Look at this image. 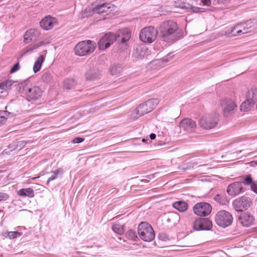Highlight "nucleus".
<instances>
[{"instance_id":"obj_50","label":"nucleus","mask_w":257,"mask_h":257,"mask_svg":"<svg viewBox=\"0 0 257 257\" xmlns=\"http://www.w3.org/2000/svg\"><path fill=\"white\" fill-rule=\"evenodd\" d=\"M84 140V139L82 138H75L73 139V143L74 144L80 143L83 142Z\"/></svg>"},{"instance_id":"obj_32","label":"nucleus","mask_w":257,"mask_h":257,"mask_svg":"<svg viewBox=\"0 0 257 257\" xmlns=\"http://www.w3.org/2000/svg\"><path fill=\"white\" fill-rule=\"evenodd\" d=\"M123 69L122 65L116 64L111 65L109 68V72L111 75H116L120 73Z\"/></svg>"},{"instance_id":"obj_48","label":"nucleus","mask_w":257,"mask_h":257,"mask_svg":"<svg viewBox=\"0 0 257 257\" xmlns=\"http://www.w3.org/2000/svg\"><path fill=\"white\" fill-rule=\"evenodd\" d=\"M197 164V163H195V162H192V163H191V162H189L187 164V167H183L182 168V169L183 170H187V169H190L191 168H192L194 165H196Z\"/></svg>"},{"instance_id":"obj_52","label":"nucleus","mask_w":257,"mask_h":257,"mask_svg":"<svg viewBox=\"0 0 257 257\" xmlns=\"http://www.w3.org/2000/svg\"><path fill=\"white\" fill-rule=\"evenodd\" d=\"M150 138L151 140H154L156 138V135L155 134H151L150 135Z\"/></svg>"},{"instance_id":"obj_4","label":"nucleus","mask_w":257,"mask_h":257,"mask_svg":"<svg viewBox=\"0 0 257 257\" xmlns=\"http://www.w3.org/2000/svg\"><path fill=\"white\" fill-rule=\"evenodd\" d=\"M219 120V114L213 113L201 117L199 120V125L203 129L210 130L217 125Z\"/></svg>"},{"instance_id":"obj_21","label":"nucleus","mask_w":257,"mask_h":257,"mask_svg":"<svg viewBox=\"0 0 257 257\" xmlns=\"http://www.w3.org/2000/svg\"><path fill=\"white\" fill-rule=\"evenodd\" d=\"M39 35L37 29H31L26 31L24 35V42L28 44L35 39Z\"/></svg>"},{"instance_id":"obj_54","label":"nucleus","mask_w":257,"mask_h":257,"mask_svg":"<svg viewBox=\"0 0 257 257\" xmlns=\"http://www.w3.org/2000/svg\"><path fill=\"white\" fill-rule=\"evenodd\" d=\"M251 153H251V152H250V153H248L247 155H245V156H249V155H250Z\"/></svg>"},{"instance_id":"obj_18","label":"nucleus","mask_w":257,"mask_h":257,"mask_svg":"<svg viewBox=\"0 0 257 257\" xmlns=\"http://www.w3.org/2000/svg\"><path fill=\"white\" fill-rule=\"evenodd\" d=\"M42 92V91L39 87L34 86L29 88L26 92V94L29 98L36 100L41 98Z\"/></svg>"},{"instance_id":"obj_5","label":"nucleus","mask_w":257,"mask_h":257,"mask_svg":"<svg viewBox=\"0 0 257 257\" xmlns=\"http://www.w3.org/2000/svg\"><path fill=\"white\" fill-rule=\"evenodd\" d=\"M158 99L154 98L147 100L145 103L140 105L136 109L135 113L136 115L134 116V118L143 115L152 111L159 103Z\"/></svg>"},{"instance_id":"obj_29","label":"nucleus","mask_w":257,"mask_h":257,"mask_svg":"<svg viewBox=\"0 0 257 257\" xmlns=\"http://www.w3.org/2000/svg\"><path fill=\"white\" fill-rule=\"evenodd\" d=\"M173 206L178 211L180 212H184L187 210L188 205L186 202L179 201L174 202L173 204Z\"/></svg>"},{"instance_id":"obj_2","label":"nucleus","mask_w":257,"mask_h":257,"mask_svg":"<svg viewBox=\"0 0 257 257\" xmlns=\"http://www.w3.org/2000/svg\"><path fill=\"white\" fill-rule=\"evenodd\" d=\"M256 28L255 21H248L236 25L233 28L227 29L225 35L228 36H240L248 33H251Z\"/></svg>"},{"instance_id":"obj_44","label":"nucleus","mask_w":257,"mask_h":257,"mask_svg":"<svg viewBox=\"0 0 257 257\" xmlns=\"http://www.w3.org/2000/svg\"><path fill=\"white\" fill-rule=\"evenodd\" d=\"M20 68V65L19 63H16L15 65L13 66L10 71L11 73H14L16 71H18Z\"/></svg>"},{"instance_id":"obj_31","label":"nucleus","mask_w":257,"mask_h":257,"mask_svg":"<svg viewBox=\"0 0 257 257\" xmlns=\"http://www.w3.org/2000/svg\"><path fill=\"white\" fill-rule=\"evenodd\" d=\"M254 104V102H251V100H248L246 98V100L243 101L240 105V110L243 111H247L251 109V106Z\"/></svg>"},{"instance_id":"obj_51","label":"nucleus","mask_w":257,"mask_h":257,"mask_svg":"<svg viewBox=\"0 0 257 257\" xmlns=\"http://www.w3.org/2000/svg\"><path fill=\"white\" fill-rule=\"evenodd\" d=\"M201 1L204 5L209 6L211 3L210 0H201Z\"/></svg>"},{"instance_id":"obj_25","label":"nucleus","mask_w":257,"mask_h":257,"mask_svg":"<svg viewBox=\"0 0 257 257\" xmlns=\"http://www.w3.org/2000/svg\"><path fill=\"white\" fill-rule=\"evenodd\" d=\"M101 72L97 69L93 68L88 70L85 74L86 79L89 80H95L100 78Z\"/></svg>"},{"instance_id":"obj_23","label":"nucleus","mask_w":257,"mask_h":257,"mask_svg":"<svg viewBox=\"0 0 257 257\" xmlns=\"http://www.w3.org/2000/svg\"><path fill=\"white\" fill-rule=\"evenodd\" d=\"M149 55L148 49L145 46H139L133 53V57L139 59H143Z\"/></svg>"},{"instance_id":"obj_46","label":"nucleus","mask_w":257,"mask_h":257,"mask_svg":"<svg viewBox=\"0 0 257 257\" xmlns=\"http://www.w3.org/2000/svg\"><path fill=\"white\" fill-rule=\"evenodd\" d=\"M9 196L7 194L0 192V201H6L9 198Z\"/></svg>"},{"instance_id":"obj_45","label":"nucleus","mask_w":257,"mask_h":257,"mask_svg":"<svg viewBox=\"0 0 257 257\" xmlns=\"http://www.w3.org/2000/svg\"><path fill=\"white\" fill-rule=\"evenodd\" d=\"M253 182H252V180L251 177L250 176H248L245 179L243 183V184L246 185H251Z\"/></svg>"},{"instance_id":"obj_37","label":"nucleus","mask_w":257,"mask_h":257,"mask_svg":"<svg viewBox=\"0 0 257 257\" xmlns=\"http://www.w3.org/2000/svg\"><path fill=\"white\" fill-rule=\"evenodd\" d=\"M10 114L7 111H0V125L6 121Z\"/></svg>"},{"instance_id":"obj_8","label":"nucleus","mask_w":257,"mask_h":257,"mask_svg":"<svg viewBox=\"0 0 257 257\" xmlns=\"http://www.w3.org/2000/svg\"><path fill=\"white\" fill-rule=\"evenodd\" d=\"M232 220L233 217L231 214L224 210L217 212L215 216L216 223L223 228L230 225Z\"/></svg>"},{"instance_id":"obj_39","label":"nucleus","mask_w":257,"mask_h":257,"mask_svg":"<svg viewBox=\"0 0 257 257\" xmlns=\"http://www.w3.org/2000/svg\"><path fill=\"white\" fill-rule=\"evenodd\" d=\"M52 76L51 73L46 72L43 74L42 77V80L46 82H49L52 80Z\"/></svg>"},{"instance_id":"obj_36","label":"nucleus","mask_w":257,"mask_h":257,"mask_svg":"<svg viewBox=\"0 0 257 257\" xmlns=\"http://www.w3.org/2000/svg\"><path fill=\"white\" fill-rule=\"evenodd\" d=\"M168 61V59L165 58H163L162 59H158L155 60L152 62V64L155 65H158L159 67H163L164 66L165 63Z\"/></svg>"},{"instance_id":"obj_12","label":"nucleus","mask_w":257,"mask_h":257,"mask_svg":"<svg viewBox=\"0 0 257 257\" xmlns=\"http://www.w3.org/2000/svg\"><path fill=\"white\" fill-rule=\"evenodd\" d=\"M212 227L210 220L205 218H200L196 219L193 223V228L195 230H209Z\"/></svg>"},{"instance_id":"obj_49","label":"nucleus","mask_w":257,"mask_h":257,"mask_svg":"<svg viewBox=\"0 0 257 257\" xmlns=\"http://www.w3.org/2000/svg\"><path fill=\"white\" fill-rule=\"evenodd\" d=\"M251 189L254 193L257 194V183L253 182L251 185Z\"/></svg>"},{"instance_id":"obj_15","label":"nucleus","mask_w":257,"mask_h":257,"mask_svg":"<svg viewBox=\"0 0 257 257\" xmlns=\"http://www.w3.org/2000/svg\"><path fill=\"white\" fill-rule=\"evenodd\" d=\"M114 41L115 38L113 33H108L102 36L98 41V48L100 50H104L108 48Z\"/></svg>"},{"instance_id":"obj_14","label":"nucleus","mask_w":257,"mask_h":257,"mask_svg":"<svg viewBox=\"0 0 257 257\" xmlns=\"http://www.w3.org/2000/svg\"><path fill=\"white\" fill-rule=\"evenodd\" d=\"M220 105L225 116H228L232 113L237 107L235 102L230 99H224L220 103Z\"/></svg>"},{"instance_id":"obj_6","label":"nucleus","mask_w":257,"mask_h":257,"mask_svg":"<svg viewBox=\"0 0 257 257\" xmlns=\"http://www.w3.org/2000/svg\"><path fill=\"white\" fill-rule=\"evenodd\" d=\"M138 231L140 238L145 241H151L155 237L154 231L147 222H141L138 226Z\"/></svg>"},{"instance_id":"obj_20","label":"nucleus","mask_w":257,"mask_h":257,"mask_svg":"<svg viewBox=\"0 0 257 257\" xmlns=\"http://www.w3.org/2000/svg\"><path fill=\"white\" fill-rule=\"evenodd\" d=\"M175 6L176 8H180L187 12L197 13L199 12V8L194 7L189 4L181 2L180 1L175 2Z\"/></svg>"},{"instance_id":"obj_3","label":"nucleus","mask_w":257,"mask_h":257,"mask_svg":"<svg viewBox=\"0 0 257 257\" xmlns=\"http://www.w3.org/2000/svg\"><path fill=\"white\" fill-rule=\"evenodd\" d=\"M96 48L95 42L85 40L79 42L75 47L76 55L80 56H86L92 53Z\"/></svg>"},{"instance_id":"obj_33","label":"nucleus","mask_w":257,"mask_h":257,"mask_svg":"<svg viewBox=\"0 0 257 257\" xmlns=\"http://www.w3.org/2000/svg\"><path fill=\"white\" fill-rule=\"evenodd\" d=\"M76 84L75 80L73 78H67L63 81V86L65 88L71 89L74 88Z\"/></svg>"},{"instance_id":"obj_57","label":"nucleus","mask_w":257,"mask_h":257,"mask_svg":"<svg viewBox=\"0 0 257 257\" xmlns=\"http://www.w3.org/2000/svg\"><path fill=\"white\" fill-rule=\"evenodd\" d=\"M256 109H257V103H256Z\"/></svg>"},{"instance_id":"obj_1","label":"nucleus","mask_w":257,"mask_h":257,"mask_svg":"<svg viewBox=\"0 0 257 257\" xmlns=\"http://www.w3.org/2000/svg\"><path fill=\"white\" fill-rule=\"evenodd\" d=\"M178 29L177 24L172 21L163 22L158 27L161 37L168 42H173L179 38Z\"/></svg>"},{"instance_id":"obj_56","label":"nucleus","mask_w":257,"mask_h":257,"mask_svg":"<svg viewBox=\"0 0 257 257\" xmlns=\"http://www.w3.org/2000/svg\"><path fill=\"white\" fill-rule=\"evenodd\" d=\"M143 142H145V140L144 139H143L142 140Z\"/></svg>"},{"instance_id":"obj_55","label":"nucleus","mask_w":257,"mask_h":257,"mask_svg":"<svg viewBox=\"0 0 257 257\" xmlns=\"http://www.w3.org/2000/svg\"><path fill=\"white\" fill-rule=\"evenodd\" d=\"M244 150H241V151H239V152H237L236 153H241L242 152H243Z\"/></svg>"},{"instance_id":"obj_35","label":"nucleus","mask_w":257,"mask_h":257,"mask_svg":"<svg viewBox=\"0 0 257 257\" xmlns=\"http://www.w3.org/2000/svg\"><path fill=\"white\" fill-rule=\"evenodd\" d=\"M112 229L115 233L121 234L124 232L123 225L118 223L114 224L112 226Z\"/></svg>"},{"instance_id":"obj_7","label":"nucleus","mask_w":257,"mask_h":257,"mask_svg":"<svg viewBox=\"0 0 257 257\" xmlns=\"http://www.w3.org/2000/svg\"><path fill=\"white\" fill-rule=\"evenodd\" d=\"M158 32L153 26L144 28L140 33V40L146 43H152L155 41L157 37Z\"/></svg>"},{"instance_id":"obj_27","label":"nucleus","mask_w":257,"mask_h":257,"mask_svg":"<svg viewBox=\"0 0 257 257\" xmlns=\"http://www.w3.org/2000/svg\"><path fill=\"white\" fill-rule=\"evenodd\" d=\"M45 56L43 55H40L37 58L34 63L33 68V70L35 73H36L40 71L42 67V64L45 61Z\"/></svg>"},{"instance_id":"obj_40","label":"nucleus","mask_w":257,"mask_h":257,"mask_svg":"<svg viewBox=\"0 0 257 257\" xmlns=\"http://www.w3.org/2000/svg\"><path fill=\"white\" fill-rule=\"evenodd\" d=\"M214 200L221 205H225L226 204V200L225 198L218 194L214 197Z\"/></svg>"},{"instance_id":"obj_34","label":"nucleus","mask_w":257,"mask_h":257,"mask_svg":"<svg viewBox=\"0 0 257 257\" xmlns=\"http://www.w3.org/2000/svg\"><path fill=\"white\" fill-rule=\"evenodd\" d=\"M52 175L51 177H50L47 180V184H48L50 181L55 180L58 177V175H62L63 173V170L61 168H59L57 170H56L51 172Z\"/></svg>"},{"instance_id":"obj_43","label":"nucleus","mask_w":257,"mask_h":257,"mask_svg":"<svg viewBox=\"0 0 257 257\" xmlns=\"http://www.w3.org/2000/svg\"><path fill=\"white\" fill-rule=\"evenodd\" d=\"M27 144V142L25 141H20L17 143V148L19 149H21L23 148Z\"/></svg>"},{"instance_id":"obj_26","label":"nucleus","mask_w":257,"mask_h":257,"mask_svg":"<svg viewBox=\"0 0 257 257\" xmlns=\"http://www.w3.org/2000/svg\"><path fill=\"white\" fill-rule=\"evenodd\" d=\"M246 98L251 102L257 103V87L252 86L250 88L247 92Z\"/></svg>"},{"instance_id":"obj_53","label":"nucleus","mask_w":257,"mask_h":257,"mask_svg":"<svg viewBox=\"0 0 257 257\" xmlns=\"http://www.w3.org/2000/svg\"><path fill=\"white\" fill-rule=\"evenodd\" d=\"M40 177V176H38V177H33V178H31V179L32 180H35L37 178H39Z\"/></svg>"},{"instance_id":"obj_28","label":"nucleus","mask_w":257,"mask_h":257,"mask_svg":"<svg viewBox=\"0 0 257 257\" xmlns=\"http://www.w3.org/2000/svg\"><path fill=\"white\" fill-rule=\"evenodd\" d=\"M17 194L20 196L33 198L34 197V191L30 188L21 189L17 192Z\"/></svg>"},{"instance_id":"obj_24","label":"nucleus","mask_w":257,"mask_h":257,"mask_svg":"<svg viewBox=\"0 0 257 257\" xmlns=\"http://www.w3.org/2000/svg\"><path fill=\"white\" fill-rule=\"evenodd\" d=\"M114 8L113 5L109 4H103L93 7L92 10L94 13L102 14L107 12L109 9L112 10Z\"/></svg>"},{"instance_id":"obj_9","label":"nucleus","mask_w":257,"mask_h":257,"mask_svg":"<svg viewBox=\"0 0 257 257\" xmlns=\"http://www.w3.org/2000/svg\"><path fill=\"white\" fill-rule=\"evenodd\" d=\"M251 204V199L245 196L238 197L232 202L233 208L237 212H242L247 210Z\"/></svg>"},{"instance_id":"obj_19","label":"nucleus","mask_w":257,"mask_h":257,"mask_svg":"<svg viewBox=\"0 0 257 257\" xmlns=\"http://www.w3.org/2000/svg\"><path fill=\"white\" fill-rule=\"evenodd\" d=\"M180 126L188 132H193L196 125L194 120L190 118H185L180 122Z\"/></svg>"},{"instance_id":"obj_22","label":"nucleus","mask_w":257,"mask_h":257,"mask_svg":"<svg viewBox=\"0 0 257 257\" xmlns=\"http://www.w3.org/2000/svg\"><path fill=\"white\" fill-rule=\"evenodd\" d=\"M44 45H46V43L44 41H41L36 44H34L32 45L29 46L21 52V53L20 54L19 58H22L24 56H25L27 53H30L35 51L39 47Z\"/></svg>"},{"instance_id":"obj_11","label":"nucleus","mask_w":257,"mask_h":257,"mask_svg":"<svg viewBox=\"0 0 257 257\" xmlns=\"http://www.w3.org/2000/svg\"><path fill=\"white\" fill-rule=\"evenodd\" d=\"M115 41L124 44L128 42L132 35L131 31L127 28L118 30L116 33L113 34Z\"/></svg>"},{"instance_id":"obj_17","label":"nucleus","mask_w":257,"mask_h":257,"mask_svg":"<svg viewBox=\"0 0 257 257\" xmlns=\"http://www.w3.org/2000/svg\"><path fill=\"white\" fill-rule=\"evenodd\" d=\"M56 23L57 20L55 18L48 16L41 21L40 26L43 29L48 30L52 29Z\"/></svg>"},{"instance_id":"obj_47","label":"nucleus","mask_w":257,"mask_h":257,"mask_svg":"<svg viewBox=\"0 0 257 257\" xmlns=\"http://www.w3.org/2000/svg\"><path fill=\"white\" fill-rule=\"evenodd\" d=\"M229 0H214V3L218 5H225L229 3Z\"/></svg>"},{"instance_id":"obj_16","label":"nucleus","mask_w":257,"mask_h":257,"mask_svg":"<svg viewBox=\"0 0 257 257\" xmlns=\"http://www.w3.org/2000/svg\"><path fill=\"white\" fill-rule=\"evenodd\" d=\"M244 191L243 183L235 182L228 185L227 188V194L231 196H235Z\"/></svg>"},{"instance_id":"obj_30","label":"nucleus","mask_w":257,"mask_h":257,"mask_svg":"<svg viewBox=\"0 0 257 257\" xmlns=\"http://www.w3.org/2000/svg\"><path fill=\"white\" fill-rule=\"evenodd\" d=\"M14 81L11 80H7L0 83V92L3 93L4 91L10 89L13 84Z\"/></svg>"},{"instance_id":"obj_38","label":"nucleus","mask_w":257,"mask_h":257,"mask_svg":"<svg viewBox=\"0 0 257 257\" xmlns=\"http://www.w3.org/2000/svg\"><path fill=\"white\" fill-rule=\"evenodd\" d=\"M7 236L10 239H14L22 235V233L18 231H9L7 232Z\"/></svg>"},{"instance_id":"obj_42","label":"nucleus","mask_w":257,"mask_h":257,"mask_svg":"<svg viewBox=\"0 0 257 257\" xmlns=\"http://www.w3.org/2000/svg\"><path fill=\"white\" fill-rule=\"evenodd\" d=\"M179 219V216L177 214L172 213L170 215L169 217L167 219L168 222H171L172 220L178 221Z\"/></svg>"},{"instance_id":"obj_41","label":"nucleus","mask_w":257,"mask_h":257,"mask_svg":"<svg viewBox=\"0 0 257 257\" xmlns=\"http://www.w3.org/2000/svg\"><path fill=\"white\" fill-rule=\"evenodd\" d=\"M126 235L128 238L132 240H135L137 238L135 231L132 230L128 231L126 233Z\"/></svg>"},{"instance_id":"obj_10","label":"nucleus","mask_w":257,"mask_h":257,"mask_svg":"<svg viewBox=\"0 0 257 257\" xmlns=\"http://www.w3.org/2000/svg\"><path fill=\"white\" fill-rule=\"evenodd\" d=\"M211 205L206 202H200L196 204L193 207V211L195 214L199 216H206L211 211Z\"/></svg>"},{"instance_id":"obj_13","label":"nucleus","mask_w":257,"mask_h":257,"mask_svg":"<svg viewBox=\"0 0 257 257\" xmlns=\"http://www.w3.org/2000/svg\"><path fill=\"white\" fill-rule=\"evenodd\" d=\"M255 218L253 215L249 212L241 213L238 217V222L245 227H248L254 224Z\"/></svg>"}]
</instances>
